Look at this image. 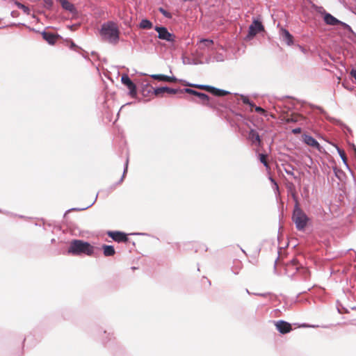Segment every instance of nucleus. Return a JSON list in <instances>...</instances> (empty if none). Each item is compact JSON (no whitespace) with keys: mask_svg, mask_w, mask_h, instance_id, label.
<instances>
[{"mask_svg":"<svg viewBox=\"0 0 356 356\" xmlns=\"http://www.w3.org/2000/svg\"><path fill=\"white\" fill-rule=\"evenodd\" d=\"M159 10L160 13H161L165 17H168V18H171L172 17V15L168 12L167 10H165L164 8H159Z\"/></svg>","mask_w":356,"mask_h":356,"instance_id":"b1692460","label":"nucleus"},{"mask_svg":"<svg viewBox=\"0 0 356 356\" xmlns=\"http://www.w3.org/2000/svg\"><path fill=\"white\" fill-rule=\"evenodd\" d=\"M200 44L202 45V48L209 47L213 44V42L211 40L202 39L200 40Z\"/></svg>","mask_w":356,"mask_h":356,"instance_id":"4be33fe9","label":"nucleus"},{"mask_svg":"<svg viewBox=\"0 0 356 356\" xmlns=\"http://www.w3.org/2000/svg\"><path fill=\"white\" fill-rule=\"evenodd\" d=\"M281 35L284 41L288 45H291L293 44V36L287 30L282 29L281 30Z\"/></svg>","mask_w":356,"mask_h":356,"instance_id":"a211bd4d","label":"nucleus"},{"mask_svg":"<svg viewBox=\"0 0 356 356\" xmlns=\"http://www.w3.org/2000/svg\"><path fill=\"white\" fill-rule=\"evenodd\" d=\"M139 27L143 29H149L152 27V23L148 19H142Z\"/></svg>","mask_w":356,"mask_h":356,"instance_id":"412c9836","label":"nucleus"},{"mask_svg":"<svg viewBox=\"0 0 356 356\" xmlns=\"http://www.w3.org/2000/svg\"><path fill=\"white\" fill-rule=\"evenodd\" d=\"M254 109H255V111L257 112V113H262V114H265L266 113V111L262 108L261 107H259V106H256L254 105Z\"/></svg>","mask_w":356,"mask_h":356,"instance_id":"bb28decb","label":"nucleus"},{"mask_svg":"<svg viewBox=\"0 0 356 356\" xmlns=\"http://www.w3.org/2000/svg\"><path fill=\"white\" fill-rule=\"evenodd\" d=\"M103 253L105 257L113 256L115 254V250L112 245H103Z\"/></svg>","mask_w":356,"mask_h":356,"instance_id":"6ab92c4d","label":"nucleus"},{"mask_svg":"<svg viewBox=\"0 0 356 356\" xmlns=\"http://www.w3.org/2000/svg\"><path fill=\"white\" fill-rule=\"evenodd\" d=\"M242 101H243V104H248L252 108H253V106H254V104H252V102H250V101L249 100V99L247 97H242Z\"/></svg>","mask_w":356,"mask_h":356,"instance_id":"a878e982","label":"nucleus"},{"mask_svg":"<svg viewBox=\"0 0 356 356\" xmlns=\"http://www.w3.org/2000/svg\"><path fill=\"white\" fill-rule=\"evenodd\" d=\"M277 330L282 334L289 333L291 330V325L284 321H278L275 323Z\"/></svg>","mask_w":356,"mask_h":356,"instance_id":"9b49d317","label":"nucleus"},{"mask_svg":"<svg viewBox=\"0 0 356 356\" xmlns=\"http://www.w3.org/2000/svg\"><path fill=\"white\" fill-rule=\"evenodd\" d=\"M293 220L298 230H302L307 225L308 218L307 215L298 207L294 209Z\"/></svg>","mask_w":356,"mask_h":356,"instance_id":"7ed1b4c3","label":"nucleus"},{"mask_svg":"<svg viewBox=\"0 0 356 356\" xmlns=\"http://www.w3.org/2000/svg\"><path fill=\"white\" fill-rule=\"evenodd\" d=\"M248 140H250L252 143H255L259 146L261 145V140L259 134L254 129H250L248 136Z\"/></svg>","mask_w":356,"mask_h":356,"instance_id":"4468645a","label":"nucleus"},{"mask_svg":"<svg viewBox=\"0 0 356 356\" xmlns=\"http://www.w3.org/2000/svg\"><path fill=\"white\" fill-rule=\"evenodd\" d=\"M339 153L344 163L347 165V157L345 152L343 150H339Z\"/></svg>","mask_w":356,"mask_h":356,"instance_id":"393cba45","label":"nucleus"},{"mask_svg":"<svg viewBox=\"0 0 356 356\" xmlns=\"http://www.w3.org/2000/svg\"><path fill=\"white\" fill-rule=\"evenodd\" d=\"M302 118H303V117L301 115L296 113H291L290 115H287L286 117H284V121L286 123L296 122H298L299 120H302Z\"/></svg>","mask_w":356,"mask_h":356,"instance_id":"f3484780","label":"nucleus"},{"mask_svg":"<svg viewBox=\"0 0 356 356\" xmlns=\"http://www.w3.org/2000/svg\"><path fill=\"white\" fill-rule=\"evenodd\" d=\"M302 131V129L301 128L298 127V128H296L292 130V132L295 134H300Z\"/></svg>","mask_w":356,"mask_h":356,"instance_id":"cd10ccee","label":"nucleus"},{"mask_svg":"<svg viewBox=\"0 0 356 356\" xmlns=\"http://www.w3.org/2000/svg\"><path fill=\"white\" fill-rule=\"evenodd\" d=\"M324 21L328 25L336 26L341 25L342 26H347V24L339 21L330 13H325L324 15Z\"/></svg>","mask_w":356,"mask_h":356,"instance_id":"f8f14e48","label":"nucleus"},{"mask_svg":"<svg viewBox=\"0 0 356 356\" xmlns=\"http://www.w3.org/2000/svg\"><path fill=\"white\" fill-rule=\"evenodd\" d=\"M42 38L46 40L49 44H54L59 39L60 36L58 34L44 31L42 33Z\"/></svg>","mask_w":356,"mask_h":356,"instance_id":"ddd939ff","label":"nucleus"},{"mask_svg":"<svg viewBox=\"0 0 356 356\" xmlns=\"http://www.w3.org/2000/svg\"><path fill=\"white\" fill-rule=\"evenodd\" d=\"M47 3H49L50 5L52 4V0H44Z\"/></svg>","mask_w":356,"mask_h":356,"instance_id":"7c9ffc66","label":"nucleus"},{"mask_svg":"<svg viewBox=\"0 0 356 356\" xmlns=\"http://www.w3.org/2000/svg\"><path fill=\"white\" fill-rule=\"evenodd\" d=\"M62 7L66 10L73 12L74 10V6L72 3L69 2L67 0H60Z\"/></svg>","mask_w":356,"mask_h":356,"instance_id":"aec40b11","label":"nucleus"},{"mask_svg":"<svg viewBox=\"0 0 356 356\" xmlns=\"http://www.w3.org/2000/svg\"><path fill=\"white\" fill-rule=\"evenodd\" d=\"M184 92L197 97L200 99L202 104L204 105L209 106L210 107L213 106V104L212 102H211L209 97L204 93H202L190 88L184 89Z\"/></svg>","mask_w":356,"mask_h":356,"instance_id":"20e7f679","label":"nucleus"},{"mask_svg":"<svg viewBox=\"0 0 356 356\" xmlns=\"http://www.w3.org/2000/svg\"><path fill=\"white\" fill-rule=\"evenodd\" d=\"M155 31L158 33V38L168 42H175V35L170 33L165 27L155 26Z\"/></svg>","mask_w":356,"mask_h":356,"instance_id":"39448f33","label":"nucleus"},{"mask_svg":"<svg viewBox=\"0 0 356 356\" xmlns=\"http://www.w3.org/2000/svg\"><path fill=\"white\" fill-rule=\"evenodd\" d=\"M259 161L266 166L268 167V163L267 161V155L264 154H260L259 156Z\"/></svg>","mask_w":356,"mask_h":356,"instance_id":"5701e85b","label":"nucleus"},{"mask_svg":"<svg viewBox=\"0 0 356 356\" xmlns=\"http://www.w3.org/2000/svg\"><path fill=\"white\" fill-rule=\"evenodd\" d=\"M151 77L155 80L160 81H167L170 83H175L177 81V79L175 76H169L163 74H152Z\"/></svg>","mask_w":356,"mask_h":356,"instance_id":"2eb2a0df","label":"nucleus"},{"mask_svg":"<svg viewBox=\"0 0 356 356\" xmlns=\"http://www.w3.org/2000/svg\"><path fill=\"white\" fill-rule=\"evenodd\" d=\"M121 81L129 89V95L132 97H136L137 95L136 86L130 79L129 76L127 74H123L121 77Z\"/></svg>","mask_w":356,"mask_h":356,"instance_id":"0eeeda50","label":"nucleus"},{"mask_svg":"<svg viewBox=\"0 0 356 356\" xmlns=\"http://www.w3.org/2000/svg\"><path fill=\"white\" fill-rule=\"evenodd\" d=\"M264 30V27L261 22L259 20H254L252 24L249 27V31L247 37L249 39L252 38L258 33L261 32Z\"/></svg>","mask_w":356,"mask_h":356,"instance_id":"423d86ee","label":"nucleus"},{"mask_svg":"<svg viewBox=\"0 0 356 356\" xmlns=\"http://www.w3.org/2000/svg\"><path fill=\"white\" fill-rule=\"evenodd\" d=\"M350 74L356 80V70H352Z\"/></svg>","mask_w":356,"mask_h":356,"instance_id":"c85d7f7f","label":"nucleus"},{"mask_svg":"<svg viewBox=\"0 0 356 356\" xmlns=\"http://www.w3.org/2000/svg\"><path fill=\"white\" fill-rule=\"evenodd\" d=\"M286 173L291 175H293V173L291 171L286 170Z\"/></svg>","mask_w":356,"mask_h":356,"instance_id":"2f4dec72","label":"nucleus"},{"mask_svg":"<svg viewBox=\"0 0 356 356\" xmlns=\"http://www.w3.org/2000/svg\"><path fill=\"white\" fill-rule=\"evenodd\" d=\"M303 140H304V142L307 145H309V146H311L312 147H314V148H316L317 149H321L320 144L318 143V141L315 138H314L311 136L304 135L303 136Z\"/></svg>","mask_w":356,"mask_h":356,"instance_id":"dca6fc26","label":"nucleus"},{"mask_svg":"<svg viewBox=\"0 0 356 356\" xmlns=\"http://www.w3.org/2000/svg\"><path fill=\"white\" fill-rule=\"evenodd\" d=\"M99 33L103 41L114 44L118 42L120 31L116 23L111 21L104 23Z\"/></svg>","mask_w":356,"mask_h":356,"instance_id":"f257e3e1","label":"nucleus"},{"mask_svg":"<svg viewBox=\"0 0 356 356\" xmlns=\"http://www.w3.org/2000/svg\"><path fill=\"white\" fill-rule=\"evenodd\" d=\"M70 48L71 49H76V48H78V47L73 42H70Z\"/></svg>","mask_w":356,"mask_h":356,"instance_id":"c756f323","label":"nucleus"},{"mask_svg":"<svg viewBox=\"0 0 356 356\" xmlns=\"http://www.w3.org/2000/svg\"><path fill=\"white\" fill-rule=\"evenodd\" d=\"M94 250L95 248L89 243L75 239L71 241L67 252L72 255L91 256L93 254Z\"/></svg>","mask_w":356,"mask_h":356,"instance_id":"f03ea898","label":"nucleus"},{"mask_svg":"<svg viewBox=\"0 0 356 356\" xmlns=\"http://www.w3.org/2000/svg\"><path fill=\"white\" fill-rule=\"evenodd\" d=\"M197 87L198 88H200V89L204 90L207 92H209L210 93L213 94V95L218 96V97L225 96L229 93V92H227L226 90H220V89H218V88H214V87H212L210 86H198Z\"/></svg>","mask_w":356,"mask_h":356,"instance_id":"9d476101","label":"nucleus"},{"mask_svg":"<svg viewBox=\"0 0 356 356\" xmlns=\"http://www.w3.org/2000/svg\"><path fill=\"white\" fill-rule=\"evenodd\" d=\"M153 90H154V92H153L154 94L157 97H162L164 93L172 95V94H177L179 92L183 93L184 92V90H176V89H173V88H168V87H161V88H153Z\"/></svg>","mask_w":356,"mask_h":356,"instance_id":"6e6552de","label":"nucleus"},{"mask_svg":"<svg viewBox=\"0 0 356 356\" xmlns=\"http://www.w3.org/2000/svg\"><path fill=\"white\" fill-rule=\"evenodd\" d=\"M107 234L109 237H111L113 240L118 243H122V242H127L128 241V237L127 235L122 232H113L109 231L107 232Z\"/></svg>","mask_w":356,"mask_h":356,"instance_id":"1a4fd4ad","label":"nucleus"}]
</instances>
